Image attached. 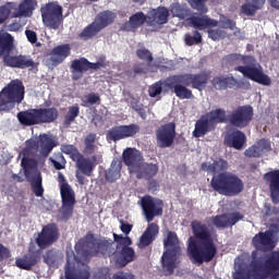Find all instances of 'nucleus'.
Here are the masks:
<instances>
[{
	"label": "nucleus",
	"mask_w": 279,
	"mask_h": 279,
	"mask_svg": "<svg viewBox=\"0 0 279 279\" xmlns=\"http://www.w3.org/2000/svg\"><path fill=\"white\" fill-rule=\"evenodd\" d=\"M178 82L184 84L185 86L193 85V88H197V90H204L206 87V83L208 82V75H185L178 78Z\"/></svg>",
	"instance_id": "obj_22"
},
{
	"label": "nucleus",
	"mask_w": 279,
	"mask_h": 279,
	"mask_svg": "<svg viewBox=\"0 0 279 279\" xmlns=\"http://www.w3.org/2000/svg\"><path fill=\"white\" fill-rule=\"evenodd\" d=\"M166 252L161 262L167 274H173V270L180 265V242L174 232H168L167 239L163 241Z\"/></svg>",
	"instance_id": "obj_7"
},
{
	"label": "nucleus",
	"mask_w": 279,
	"mask_h": 279,
	"mask_svg": "<svg viewBox=\"0 0 279 279\" xmlns=\"http://www.w3.org/2000/svg\"><path fill=\"white\" fill-rule=\"evenodd\" d=\"M121 167L120 160H113L111 167L106 172V180L108 182H117L121 178Z\"/></svg>",
	"instance_id": "obj_33"
},
{
	"label": "nucleus",
	"mask_w": 279,
	"mask_h": 279,
	"mask_svg": "<svg viewBox=\"0 0 279 279\" xmlns=\"http://www.w3.org/2000/svg\"><path fill=\"white\" fill-rule=\"evenodd\" d=\"M3 258H10V250L0 244V260H3Z\"/></svg>",
	"instance_id": "obj_57"
},
{
	"label": "nucleus",
	"mask_w": 279,
	"mask_h": 279,
	"mask_svg": "<svg viewBox=\"0 0 279 279\" xmlns=\"http://www.w3.org/2000/svg\"><path fill=\"white\" fill-rule=\"evenodd\" d=\"M170 12L173 16H177V19H186L189 16V9L186 7H182L179 3H173L170 7Z\"/></svg>",
	"instance_id": "obj_42"
},
{
	"label": "nucleus",
	"mask_w": 279,
	"mask_h": 279,
	"mask_svg": "<svg viewBox=\"0 0 279 279\" xmlns=\"http://www.w3.org/2000/svg\"><path fill=\"white\" fill-rule=\"evenodd\" d=\"M99 101H101V98L98 94H89L83 98V106L88 108L95 106V104H99Z\"/></svg>",
	"instance_id": "obj_48"
},
{
	"label": "nucleus",
	"mask_w": 279,
	"mask_h": 279,
	"mask_svg": "<svg viewBox=\"0 0 279 279\" xmlns=\"http://www.w3.org/2000/svg\"><path fill=\"white\" fill-rule=\"evenodd\" d=\"M230 62L232 64H244L235 68V71L242 73L244 77L257 82V84H263L264 86H269L271 84V78L267 74L263 73V66L254 57H243L241 54L229 56Z\"/></svg>",
	"instance_id": "obj_4"
},
{
	"label": "nucleus",
	"mask_w": 279,
	"mask_h": 279,
	"mask_svg": "<svg viewBox=\"0 0 279 279\" xmlns=\"http://www.w3.org/2000/svg\"><path fill=\"white\" fill-rule=\"evenodd\" d=\"M56 145H58L56 136L41 134L28 140L25 149L20 154L22 169L27 180L32 182L33 191L37 197H43V193H45L43 189V177L38 171V166L44 162H36L32 156L39 154V156L47 158Z\"/></svg>",
	"instance_id": "obj_2"
},
{
	"label": "nucleus",
	"mask_w": 279,
	"mask_h": 279,
	"mask_svg": "<svg viewBox=\"0 0 279 279\" xmlns=\"http://www.w3.org/2000/svg\"><path fill=\"white\" fill-rule=\"evenodd\" d=\"M137 56L141 58V60H146V62H151L153 60L151 52H149L147 49L137 50Z\"/></svg>",
	"instance_id": "obj_54"
},
{
	"label": "nucleus",
	"mask_w": 279,
	"mask_h": 279,
	"mask_svg": "<svg viewBox=\"0 0 279 279\" xmlns=\"http://www.w3.org/2000/svg\"><path fill=\"white\" fill-rule=\"evenodd\" d=\"M114 241L119 243V245H123V247H128L132 245V240L129 236H122L117 233H113Z\"/></svg>",
	"instance_id": "obj_52"
},
{
	"label": "nucleus",
	"mask_w": 279,
	"mask_h": 279,
	"mask_svg": "<svg viewBox=\"0 0 279 279\" xmlns=\"http://www.w3.org/2000/svg\"><path fill=\"white\" fill-rule=\"evenodd\" d=\"M82 245H84V241H80V242L75 245V250H76L77 254H81V252H82Z\"/></svg>",
	"instance_id": "obj_64"
},
{
	"label": "nucleus",
	"mask_w": 279,
	"mask_h": 279,
	"mask_svg": "<svg viewBox=\"0 0 279 279\" xmlns=\"http://www.w3.org/2000/svg\"><path fill=\"white\" fill-rule=\"evenodd\" d=\"M213 85L218 90H221V88H228V86L230 88H232V86H236V80H234V77H232V76L215 77L213 80Z\"/></svg>",
	"instance_id": "obj_37"
},
{
	"label": "nucleus",
	"mask_w": 279,
	"mask_h": 279,
	"mask_svg": "<svg viewBox=\"0 0 279 279\" xmlns=\"http://www.w3.org/2000/svg\"><path fill=\"white\" fill-rule=\"evenodd\" d=\"M13 45L14 39L12 38V35L7 32H0V56H3V53H10Z\"/></svg>",
	"instance_id": "obj_32"
},
{
	"label": "nucleus",
	"mask_w": 279,
	"mask_h": 279,
	"mask_svg": "<svg viewBox=\"0 0 279 279\" xmlns=\"http://www.w3.org/2000/svg\"><path fill=\"white\" fill-rule=\"evenodd\" d=\"M208 36L211 40H221V38H226V33L219 29H210L208 31Z\"/></svg>",
	"instance_id": "obj_53"
},
{
	"label": "nucleus",
	"mask_w": 279,
	"mask_h": 279,
	"mask_svg": "<svg viewBox=\"0 0 279 279\" xmlns=\"http://www.w3.org/2000/svg\"><path fill=\"white\" fill-rule=\"evenodd\" d=\"M52 165L56 169H64V162H58L56 160H52Z\"/></svg>",
	"instance_id": "obj_61"
},
{
	"label": "nucleus",
	"mask_w": 279,
	"mask_h": 279,
	"mask_svg": "<svg viewBox=\"0 0 279 279\" xmlns=\"http://www.w3.org/2000/svg\"><path fill=\"white\" fill-rule=\"evenodd\" d=\"M25 99V87L19 80L9 83L0 92V112L12 110L14 104H21Z\"/></svg>",
	"instance_id": "obj_6"
},
{
	"label": "nucleus",
	"mask_w": 279,
	"mask_h": 279,
	"mask_svg": "<svg viewBox=\"0 0 279 279\" xmlns=\"http://www.w3.org/2000/svg\"><path fill=\"white\" fill-rule=\"evenodd\" d=\"M220 27L223 29H234V23L228 20L226 16H220Z\"/></svg>",
	"instance_id": "obj_55"
},
{
	"label": "nucleus",
	"mask_w": 279,
	"mask_h": 279,
	"mask_svg": "<svg viewBox=\"0 0 279 279\" xmlns=\"http://www.w3.org/2000/svg\"><path fill=\"white\" fill-rule=\"evenodd\" d=\"M206 117L208 118L209 122L214 126L215 123H223V121H226V111L221 109H216L209 112L208 114H206Z\"/></svg>",
	"instance_id": "obj_40"
},
{
	"label": "nucleus",
	"mask_w": 279,
	"mask_h": 279,
	"mask_svg": "<svg viewBox=\"0 0 279 279\" xmlns=\"http://www.w3.org/2000/svg\"><path fill=\"white\" fill-rule=\"evenodd\" d=\"M269 149H271L269 142L262 140L257 144L246 149L245 154L248 156V158H258V156H263V154H265V151H269Z\"/></svg>",
	"instance_id": "obj_28"
},
{
	"label": "nucleus",
	"mask_w": 279,
	"mask_h": 279,
	"mask_svg": "<svg viewBox=\"0 0 279 279\" xmlns=\"http://www.w3.org/2000/svg\"><path fill=\"white\" fill-rule=\"evenodd\" d=\"M226 143L229 147H233L234 149H243V145H245V134L239 130L227 133Z\"/></svg>",
	"instance_id": "obj_25"
},
{
	"label": "nucleus",
	"mask_w": 279,
	"mask_h": 279,
	"mask_svg": "<svg viewBox=\"0 0 279 279\" xmlns=\"http://www.w3.org/2000/svg\"><path fill=\"white\" fill-rule=\"evenodd\" d=\"M190 23L195 29H206V27H217V21L209 19L207 15L194 14Z\"/></svg>",
	"instance_id": "obj_27"
},
{
	"label": "nucleus",
	"mask_w": 279,
	"mask_h": 279,
	"mask_svg": "<svg viewBox=\"0 0 279 279\" xmlns=\"http://www.w3.org/2000/svg\"><path fill=\"white\" fill-rule=\"evenodd\" d=\"M56 241H58V227H56V225H48L43 228L36 243L43 250L48 245H51V243H56Z\"/></svg>",
	"instance_id": "obj_18"
},
{
	"label": "nucleus",
	"mask_w": 279,
	"mask_h": 279,
	"mask_svg": "<svg viewBox=\"0 0 279 279\" xmlns=\"http://www.w3.org/2000/svg\"><path fill=\"white\" fill-rule=\"evenodd\" d=\"M61 257L53 253L48 252L45 256V263L49 265V267H58V263H60Z\"/></svg>",
	"instance_id": "obj_47"
},
{
	"label": "nucleus",
	"mask_w": 279,
	"mask_h": 279,
	"mask_svg": "<svg viewBox=\"0 0 279 279\" xmlns=\"http://www.w3.org/2000/svg\"><path fill=\"white\" fill-rule=\"evenodd\" d=\"M203 171H207V173H218V171H223V169H228V162L223 159H219L214 163L204 162L202 165Z\"/></svg>",
	"instance_id": "obj_35"
},
{
	"label": "nucleus",
	"mask_w": 279,
	"mask_h": 279,
	"mask_svg": "<svg viewBox=\"0 0 279 279\" xmlns=\"http://www.w3.org/2000/svg\"><path fill=\"white\" fill-rule=\"evenodd\" d=\"M104 66H106L104 61L92 63L88 62V60H86L85 58L74 60L71 64L72 77L73 80H80V77L84 75L85 71H89V69L97 71V69H101Z\"/></svg>",
	"instance_id": "obj_14"
},
{
	"label": "nucleus",
	"mask_w": 279,
	"mask_h": 279,
	"mask_svg": "<svg viewBox=\"0 0 279 279\" xmlns=\"http://www.w3.org/2000/svg\"><path fill=\"white\" fill-rule=\"evenodd\" d=\"M192 230L195 238H190L187 247L190 258L197 265H202L204 262L210 263L217 254V246L210 230L198 221L192 222Z\"/></svg>",
	"instance_id": "obj_3"
},
{
	"label": "nucleus",
	"mask_w": 279,
	"mask_h": 279,
	"mask_svg": "<svg viewBox=\"0 0 279 279\" xmlns=\"http://www.w3.org/2000/svg\"><path fill=\"white\" fill-rule=\"evenodd\" d=\"M61 151L63 154H66V156H70V158L72 160H80V158H82V154H80V150H77V148H75V146L73 145H69V144H63L61 145Z\"/></svg>",
	"instance_id": "obj_41"
},
{
	"label": "nucleus",
	"mask_w": 279,
	"mask_h": 279,
	"mask_svg": "<svg viewBox=\"0 0 279 279\" xmlns=\"http://www.w3.org/2000/svg\"><path fill=\"white\" fill-rule=\"evenodd\" d=\"M69 56H71V47L69 45H61L52 50L50 59L56 64H60V62H63Z\"/></svg>",
	"instance_id": "obj_30"
},
{
	"label": "nucleus",
	"mask_w": 279,
	"mask_h": 279,
	"mask_svg": "<svg viewBox=\"0 0 279 279\" xmlns=\"http://www.w3.org/2000/svg\"><path fill=\"white\" fill-rule=\"evenodd\" d=\"M58 182H59L60 189L62 187V184H66V181H64V175H62V173L58 174Z\"/></svg>",
	"instance_id": "obj_62"
},
{
	"label": "nucleus",
	"mask_w": 279,
	"mask_h": 279,
	"mask_svg": "<svg viewBox=\"0 0 279 279\" xmlns=\"http://www.w3.org/2000/svg\"><path fill=\"white\" fill-rule=\"evenodd\" d=\"M20 123L23 125H36L38 123H51L58 119V110L50 109H31L17 114Z\"/></svg>",
	"instance_id": "obj_9"
},
{
	"label": "nucleus",
	"mask_w": 279,
	"mask_h": 279,
	"mask_svg": "<svg viewBox=\"0 0 279 279\" xmlns=\"http://www.w3.org/2000/svg\"><path fill=\"white\" fill-rule=\"evenodd\" d=\"M213 128V123L209 122L207 116H203L195 124L193 136H195V138H199L210 132Z\"/></svg>",
	"instance_id": "obj_29"
},
{
	"label": "nucleus",
	"mask_w": 279,
	"mask_h": 279,
	"mask_svg": "<svg viewBox=\"0 0 279 279\" xmlns=\"http://www.w3.org/2000/svg\"><path fill=\"white\" fill-rule=\"evenodd\" d=\"M158 147H171L175 140V123L170 122L156 131Z\"/></svg>",
	"instance_id": "obj_13"
},
{
	"label": "nucleus",
	"mask_w": 279,
	"mask_h": 279,
	"mask_svg": "<svg viewBox=\"0 0 279 279\" xmlns=\"http://www.w3.org/2000/svg\"><path fill=\"white\" fill-rule=\"evenodd\" d=\"M137 132L138 125L135 124L116 126L108 132L107 138L108 141H121V138H130V136H134Z\"/></svg>",
	"instance_id": "obj_17"
},
{
	"label": "nucleus",
	"mask_w": 279,
	"mask_h": 279,
	"mask_svg": "<svg viewBox=\"0 0 279 279\" xmlns=\"http://www.w3.org/2000/svg\"><path fill=\"white\" fill-rule=\"evenodd\" d=\"M77 114H80V108L77 106L71 107L68 112V121H73Z\"/></svg>",
	"instance_id": "obj_56"
},
{
	"label": "nucleus",
	"mask_w": 279,
	"mask_h": 279,
	"mask_svg": "<svg viewBox=\"0 0 279 279\" xmlns=\"http://www.w3.org/2000/svg\"><path fill=\"white\" fill-rule=\"evenodd\" d=\"M265 5V0H248L246 4L242 7L243 14H247V16H252L256 10H260Z\"/></svg>",
	"instance_id": "obj_38"
},
{
	"label": "nucleus",
	"mask_w": 279,
	"mask_h": 279,
	"mask_svg": "<svg viewBox=\"0 0 279 279\" xmlns=\"http://www.w3.org/2000/svg\"><path fill=\"white\" fill-rule=\"evenodd\" d=\"M117 19V14H114L112 11H104L97 15L95 19L98 26H100V29H105V27H108L112 21Z\"/></svg>",
	"instance_id": "obj_34"
},
{
	"label": "nucleus",
	"mask_w": 279,
	"mask_h": 279,
	"mask_svg": "<svg viewBox=\"0 0 279 279\" xmlns=\"http://www.w3.org/2000/svg\"><path fill=\"white\" fill-rule=\"evenodd\" d=\"M142 0H134L135 3L141 2ZM205 0H189V3L194 10H198V12H203V14H206L208 12V9L206 5H204Z\"/></svg>",
	"instance_id": "obj_46"
},
{
	"label": "nucleus",
	"mask_w": 279,
	"mask_h": 279,
	"mask_svg": "<svg viewBox=\"0 0 279 279\" xmlns=\"http://www.w3.org/2000/svg\"><path fill=\"white\" fill-rule=\"evenodd\" d=\"M162 88H165V83H156L154 85H151L148 88V95L149 97H158L160 96V94L162 93Z\"/></svg>",
	"instance_id": "obj_49"
},
{
	"label": "nucleus",
	"mask_w": 279,
	"mask_h": 279,
	"mask_svg": "<svg viewBox=\"0 0 279 279\" xmlns=\"http://www.w3.org/2000/svg\"><path fill=\"white\" fill-rule=\"evenodd\" d=\"M254 117V109L250 106H244L238 108L233 113L231 114L230 121L232 125H235V128H245L252 121V118Z\"/></svg>",
	"instance_id": "obj_15"
},
{
	"label": "nucleus",
	"mask_w": 279,
	"mask_h": 279,
	"mask_svg": "<svg viewBox=\"0 0 279 279\" xmlns=\"http://www.w3.org/2000/svg\"><path fill=\"white\" fill-rule=\"evenodd\" d=\"M243 219V216L239 213L229 214V215H222V216H216L210 219L213 226H216V228H228V226H234L238 221H241Z\"/></svg>",
	"instance_id": "obj_23"
},
{
	"label": "nucleus",
	"mask_w": 279,
	"mask_h": 279,
	"mask_svg": "<svg viewBox=\"0 0 279 279\" xmlns=\"http://www.w3.org/2000/svg\"><path fill=\"white\" fill-rule=\"evenodd\" d=\"M174 94L179 99H191L193 97V92L191 89L186 88L185 86H182L180 84L174 85Z\"/></svg>",
	"instance_id": "obj_45"
},
{
	"label": "nucleus",
	"mask_w": 279,
	"mask_h": 279,
	"mask_svg": "<svg viewBox=\"0 0 279 279\" xmlns=\"http://www.w3.org/2000/svg\"><path fill=\"white\" fill-rule=\"evenodd\" d=\"M278 236V231L260 232L253 238V245L257 251L253 252V260L250 265L251 270L247 272L250 260L247 255L235 258L233 275L234 279H279V252L265 255L266 250H274Z\"/></svg>",
	"instance_id": "obj_1"
},
{
	"label": "nucleus",
	"mask_w": 279,
	"mask_h": 279,
	"mask_svg": "<svg viewBox=\"0 0 279 279\" xmlns=\"http://www.w3.org/2000/svg\"><path fill=\"white\" fill-rule=\"evenodd\" d=\"M34 10H36V0H24L19 5L9 2L0 7V25L5 22L10 14L13 19H27L34 14Z\"/></svg>",
	"instance_id": "obj_8"
},
{
	"label": "nucleus",
	"mask_w": 279,
	"mask_h": 279,
	"mask_svg": "<svg viewBox=\"0 0 279 279\" xmlns=\"http://www.w3.org/2000/svg\"><path fill=\"white\" fill-rule=\"evenodd\" d=\"M25 34L29 43L34 44L36 43V40H38V37L36 36V33H34V31H26Z\"/></svg>",
	"instance_id": "obj_59"
},
{
	"label": "nucleus",
	"mask_w": 279,
	"mask_h": 279,
	"mask_svg": "<svg viewBox=\"0 0 279 279\" xmlns=\"http://www.w3.org/2000/svg\"><path fill=\"white\" fill-rule=\"evenodd\" d=\"M3 62L5 66H11V69H27L34 66V61L23 56L7 54L3 58Z\"/></svg>",
	"instance_id": "obj_20"
},
{
	"label": "nucleus",
	"mask_w": 279,
	"mask_h": 279,
	"mask_svg": "<svg viewBox=\"0 0 279 279\" xmlns=\"http://www.w3.org/2000/svg\"><path fill=\"white\" fill-rule=\"evenodd\" d=\"M99 32H101V28L99 24L96 21H94L80 34V37L83 40H88V38H93V36H96V34H99Z\"/></svg>",
	"instance_id": "obj_39"
},
{
	"label": "nucleus",
	"mask_w": 279,
	"mask_h": 279,
	"mask_svg": "<svg viewBox=\"0 0 279 279\" xmlns=\"http://www.w3.org/2000/svg\"><path fill=\"white\" fill-rule=\"evenodd\" d=\"M60 193L62 199V207L60 213L63 219H69L73 213V206H75V192H73V189H71L69 183H62Z\"/></svg>",
	"instance_id": "obj_12"
},
{
	"label": "nucleus",
	"mask_w": 279,
	"mask_h": 279,
	"mask_svg": "<svg viewBox=\"0 0 279 279\" xmlns=\"http://www.w3.org/2000/svg\"><path fill=\"white\" fill-rule=\"evenodd\" d=\"M167 21H169V10L165 7H160L148 13L146 23L150 27H156V25H165Z\"/></svg>",
	"instance_id": "obj_19"
},
{
	"label": "nucleus",
	"mask_w": 279,
	"mask_h": 279,
	"mask_svg": "<svg viewBox=\"0 0 279 279\" xmlns=\"http://www.w3.org/2000/svg\"><path fill=\"white\" fill-rule=\"evenodd\" d=\"M41 19L46 27L50 29H58L62 25V7L56 2L48 3L41 8Z\"/></svg>",
	"instance_id": "obj_10"
},
{
	"label": "nucleus",
	"mask_w": 279,
	"mask_h": 279,
	"mask_svg": "<svg viewBox=\"0 0 279 279\" xmlns=\"http://www.w3.org/2000/svg\"><path fill=\"white\" fill-rule=\"evenodd\" d=\"M211 186L214 191L228 197L239 195L244 187L243 181L230 172L220 173L219 175L214 177L211 180Z\"/></svg>",
	"instance_id": "obj_5"
},
{
	"label": "nucleus",
	"mask_w": 279,
	"mask_h": 279,
	"mask_svg": "<svg viewBox=\"0 0 279 279\" xmlns=\"http://www.w3.org/2000/svg\"><path fill=\"white\" fill-rule=\"evenodd\" d=\"M142 210L146 217V221H154V217L162 215V201L154 198L151 196H144L140 201Z\"/></svg>",
	"instance_id": "obj_11"
},
{
	"label": "nucleus",
	"mask_w": 279,
	"mask_h": 279,
	"mask_svg": "<svg viewBox=\"0 0 279 279\" xmlns=\"http://www.w3.org/2000/svg\"><path fill=\"white\" fill-rule=\"evenodd\" d=\"M147 21V16H145V13L138 12L132 15L123 26L122 29H125L126 32H134V29H137V27H141L143 23Z\"/></svg>",
	"instance_id": "obj_31"
},
{
	"label": "nucleus",
	"mask_w": 279,
	"mask_h": 279,
	"mask_svg": "<svg viewBox=\"0 0 279 279\" xmlns=\"http://www.w3.org/2000/svg\"><path fill=\"white\" fill-rule=\"evenodd\" d=\"M158 225L150 223L143 233V235L140 238L138 247H147V245H149L154 241V239L158 236Z\"/></svg>",
	"instance_id": "obj_26"
},
{
	"label": "nucleus",
	"mask_w": 279,
	"mask_h": 279,
	"mask_svg": "<svg viewBox=\"0 0 279 279\" xmlns=\"http://www.w3.org/2000/svg\"><path fill=\"white\" fill-rule=\"evenodd\" d=\"M272 8L279 10V0H268Z\"/></svg>",
	"instance_id": "obj_63"
},
{
	"label": "nucleus",
	"mask_w": 279,
	"mask_h": 279,
	"mask_svg": "<svg viewBox=\"0 0 279 279\" xmlns=\"http://www.w3.org/2000/svg\"><path fill=\"white\" fill-rule=\"evenodd\" d=\"M121 256L125 264L132 263V260H134V248L124 246L122 248Z\"/></svg>",
	"instance_id": "obj_50"
},
{
	"label": "nucleus",
	"mask_w": 279,
	"mask_h": 279,
	"mask_svg": "<svg viewBox=\"0 0 279 279\" xmlns=\"http://www.w3.org/2000/svg\"><path fill=\"white\" fill-rule=\"evenodd\" d=\"M265 180L270 182V195L275 204L279 203V170L265 174Z\"/></svg>",
	"instance_id": "obj_24"
},
{
	"label": "nucleus",
	"mask_w": 279,
	"mask_h": 279,
	"mask_svg": "<svg viewBox=\"0 0 279 279\" xmlns=\"http://www.w3.org/2000/svg\"><path fill=\"white\" fill-rule=\"evenodd\" d=\"M121 226H120V230L124 233V234H130V232H132V225L130 223H125L123 221H120Z\"/></svg>",
	"instance_id": "obj_58"
},
{
	"label": "nucleus",
	"mask_w": 279,
	"mask_h": 279,
	"mask_svg": "<svg viewBox=\"0 0 279 279\" xmlns=\"http://www.w3.org/2000/svg\"><path fill=\"white\" fill-rule=\"evenodd\" d=\"M15 265L16 267H20V269H32V267L36 265V258L33 256H24L16 259Z\"/></svg>",
	"instance_id": "obj_44"
},
{
	"label": "nucleus",
	"mask_w": 279,
	"mask_h": 279,
	"mask_svg": "<svg viewBox=\"0 0 279 279\" xmlns=\"http://www.w3.org/2000/svg\"><path fill=\"white\" fill-rule=\"evenodd\" d=\"M113 279H134V276L130 272H118L114 275Z\"/></svg>",
	"instance_id": "obj_60"
},
{
	"label": "nucleus",
	"mask_w": 279,
	"mask_h": 279,
	"mask_svg": "<svg viewBox=\"0 0 279 279\" xmlns=\"http://www.w3.org/2000/svg\"><path fill=\"white\" fill-rule=\"evenodd\" d=\"M202 43V34L198 32L194 33V36L185 35V45H197Z\"/></svg>",
	"instance_id": "obj_51"
},
{
	"label": "nucleus",
	"mask_w": 279,
	"mask_h": 279,
	"mask_svg": "<svg viewBox=\"0 0 279 279\" xmlns=\"http://www.w3.org/2000/svg\"><path fill=\"white\" fill-rule=\"evenodd\" d=\"M123 161L129 167L130 173H138L143 165V156L135 148H128L123 151Z\"/></svg>",
	"instance_id": "obj_16"
},
{
	"label": "nucleus",
	"mask_w": 279,
	"mask_h": 279,
	"mask_svg": "<svg viewBox=\"0 0 279 279\" xmlns=\"http://www.w3.org/2000/svg\"><path fill=\"white\" fill-rule=\"evenodd\" d=\"M101 160V155H94L90 158H84L83 155H81V158L78 160H75L77 169L81 170V173H84V175H90L93 173V169L97 166V162Z\"/></svg>",
	"instance_id": "obj_21"
},
{
	"label": "nucleus",
	"mask_w": 279,
	"mask_h": 279,
	"mask_svg": "<svg viewBox=\"0 0 279 279\" xmlns=\"http://www.w3.org/2000/svg\"><path fill=\"white\" fill-rule=\"evenodd\" d=\"M158 173V166L153 163H144L140 167V171L135 172L136 178H151Z\"/></svg>",
	"instance_id": "obj_36"
},
{
	"label": "nucleus",
	"mask_w": 279,
	"mask_h": 279,
	"mask_svg": "<svg viewBox=\"0 0 279 279\" xmlns=\"http://www.w3.org/2000/svg\"><path fill=\"white\" fill-rule=\"evenodd\" d=\"M95 134H89L85 138L84 154L90 156V154H97V146L95 145Z\"/></svg>",
	"instance_id": "obj_43"
}]
</instances>
